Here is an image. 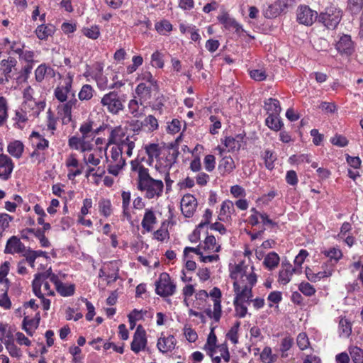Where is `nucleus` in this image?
I'll return each instance as SVG.
<instances>
[{
	"label": "nucleus",
	"mask_w": 363,
	"mask_h": 363,
	"mask_svg": "<svg viewBox=\"0 0 363 363\" xmlns=\"http://www.w3.org/2000/svg\"><path fill=\"white\" fill-rule=\"evenodd\" d=\"M45 77H55V71L45 64L40 65L35 71V80L38 82L43 81Z\"/></svg>",
	"instance_id": "nucleus-21"
},
{
	"label": "nucleus",
	"mask_w": 363,
	"mask_h": 363,
	"mask_svg": "<svg viewBox=\"0 0 363 363\" xmlns=\"http://www.w3.org/2000/svg\"><path fill=\"white\" fill-rule=\"evenodd\" d=\"M339 331L340 336L348 337L352 333L351 323L347 319L341 318L339 322Z\"/></svg>",
	"instance_id": "nucleus-45"
},
{
	"label": "nucleus",
	"mask_w": 363,
	"mask_h": 363,
	"mask_svg": "<svg viewBox=\"0 0 363 363\" xmlns=\"http://www.w3.org/2000/svg\"><path fill=\"white\" fill-rule=\"evenodd\" d=\"M262 158L264 161L265 167L269 170L273 169L274 167V162L277 159L273 152L271 150H266Z\"/></svg>",
	"instance_id": "nucleus-49"
},
{
	"label": "nucleus",
	"mask_w": 363,
	"mask_h": 363,
	"mask_svg": "<svg viewBox=\"0 0 363 363\" xmlns=\"http://www.w3.org/2000/svg\"><path fill=\"white\" fill-rule=\"evenodd\" d=\"M179 152L177 150H169L159 157L155 164V169L160 172H168L176 162Z\"/></svg>",
	"instance_id": "nucleus-7"
},
{
	"label": "nucleus",
	"mask_w": 363,
	"mask_h": 363,
	"mask_svg": "<svg viewBox=\"0 0 363 363\" xmlns=\"http://www.w3.org/2000/svg\"><path fill=\"white\" fill-rule=\"evenodd\" d=\"M279 260L278 254L271 252L266 255L263 264L269 270H272L278 266Z\"/></svg>",
	"instance_id": "nucleus-35"
},
{
	"label": "nucleus",
	"mask_w": 363,
	"mask_h": 363,
	"mask_svg": "<svg viewBox=\"0 0 363 363\" xmlns=\"http://www.w3.org/2000/svg\"><path fill=\"white\" fill-rule=\"evenodd\" d=\"M125 136L124 129L121 126H116L113 128L108 138V144L117 145Z\"/></svg>",
	"instance_id": "nucleus-27"
},
{
	"label": "nucleus",
	"mask_w": 363,
	"mask_h": 363,
	"mask_svg": "<svg viewBox=\"0 0 363 363\" xmlns=\"http://www.w3.org/2000/svg\"><path fill=\"white\" fill-rule=\"evenodd\" d=\"M197 207V200L191 194H185L181 201V211L186 218L193 216Z\"/></svg>",
	"instance_id": "nucleus-13"
},
{
	"label": "nucleus",
	"mask_w": 363,
	"mask_h": 363,
	"mask_svg": "<svg viewBox=\"0 0 363 363\" xmlns=\"http://www.w3.org/2000/svg\"><path fill=\"white\" fill-rule=\"evenodd\" d=\"M297 21L305 26H311L318 18V13L308 6H300L297 9Z\"/></svg>",
	"instance_id": "nucleus-9"
},
{
	"label": "nucleus",
	"mask_w": 363,
	"mask_h": 363,
	"mask_svg": "<svg viewBox=\"0 0 363 363\" xmlns=\"http://www.w3.org/2000/svg\"><path fill=\"white\" fill-rule=\"evenodd\" d=\"M125 101V97L124 94H121L116 91H111L103 96L101 99V104L108 113L113 115H118L124 109Z\"/></svg>",
	"instance_id": "nucleus-3"
},
{
	"label": "nucleus",
	"mask_w": 363,
	"mask_h": 363,
	"mask_svg": "<svg viewBox=\"0 0 363 363\" xmlns=\"http://www.w3.org/2000/svg\"><path fill=\"white\" fill-rule=\"evenodd\" d=\"M99 210L101 215L108 217L112 213V204L110 200L102 199L99 202Z\"/></svg>",
	"instance_id": "nucleus-44"
},
{
	"label": "nucleus",
	"mask_w": 363,
	"mask_h": 363,
	"mask_svg": "<svg viewBox=\"0 0 363 363\" xmlns=\"http://www.w3.org/2000/svg\"><path fill=\"white\" fill-rule=\"evenodd\" d=\"M264 108L268 116L279 115L281 111L279 101L273 98L264 101Z\"/></svg>",
	"instance_id": "nucleus-24"
},
{
	"label": "nucleus",
	"mask_w": 363,
	"mask_h": 363,
	"mask_svg": "<svg viewBox=\"0 0 363 363\" xmlns=\"http://www.w3.org/2000/svg\"><path fill=\"white\" fill-rule=\"evenodd\" d=\"M152 85H147L145 82L140 83L136 89L135 93L141 98H147L150 97L151 91H152Z\"/></svg>",
	"instance_id": "nucleus-46"
},
{
	"label": "nucleus",
	"mask_w": 363,
	"mask_h": 363,
	"mask_svg": "<svg viewBox=\"0 0 363 363\" xmlns=\"http://www.w3.org/2000/svg\"><path fill=\"white\" fill-rule=\"evenodd\" d=\"M26 250L24 244L21 242L20 239L16 236H12L6 242L4 252L7 254L23 253Z\"/></svg>",
	"instance_id": "nucleus-17"
},
{
	"label": "nucleus",
	"mask_w": 363,
	"mask_h": 363,
	"mask_svg": "<svg viewBox=\"0 0 363 363\" xmlns=\"http://www.w3.org/2000/svg\"><path fill=\"white\" fill-rule=\"evenodd\" d=\"M218 21L224 26L225 29L230 30L234 26H238L236 20L231 17L228 12L223 11L217 17Z\"/></svg>",
	"instance_id": "nucleus-31"
},
{
	"label": "nucleus",
	"mask_w": 363,
	"mask_h": 363,
	"mask_svg": "<svg viewBox=\"0 0 363 363\" xmlns=\"http://www.w3.org/2000/svg\"><path fill=\"white\" fill-rule=\"evenodd\" d=\"M129 314L131 315L130 318H133L136 321L143 320L145 317L152 318L153 316V313L147 311V310L139 311L138 309H134Z\"/></svg>",
	"instance_id": "nucleus-52"
},
{
	"label": "nucleus",
	"mask_w": 363,
	"mask_h": 363,
	"mask_svg": "<svg viewBox=\"0 0 363 363\" xmlns=\"http://www.w3.org/2000/svg\"><path fill=\"white\" fill-rule=\"evenodd\" d=\"M94 121L88 120L86 122L83 123L80 128L79 131L82 135V137L84 138H94L96 134L99 133V130L101 128L94 130L93 128Z\"/></svg>",
	"instance_id": "nucleus-22"
},
{
	"label": "nucleus",
	"mask_w": 363,
	"mask_h": 363,
	"mask_svg": "<svg viewBox=\"0 0 363 363\" xmlns=\"http://www.w3.org/2000/svg\"><path fill=\"white\" fill-rule=\"evenodd\" d=\"M322 252L334 263H337L342 257V252L338 247H331L328 250H325Z\"/></svg>",
	"instance_id": "nucleus-41"
},
{
	"label": "nucleus",
	"mask_w": 363,
	"mask_h": 363,
	"mask_svg": "<svg viewBox=\"0 0 363 363\" xmlns=\"http://www.w3.org/2000/svg\"><path fill=\"white\" fill-rule=\"evenodd\" d=\"M54 32V27L52 25L41 24L35 29V34L38 38L42 40H45L49 36H51Z\"/></svg>",
	"instance_id": "nucleus-29"
},
{
	"label": "nucleus",
	"mask_w": 363,
	"mask_h": 363,
	"mask_svg": "<svg viewBox=\"0 0 363 363\" xmlns=\"http://www.w3.org/2000/svg\"><path fill=\"white\" fill-rule=\"evenodd\" d=\"M14 169V163L12 159L7 155H0V179L8 181Z\"/></svg>",
	"instance_id": "nucleus-12"
},
{
	"label": "nucleus",
	"mask_w": 363,
	"mask_h": 363,
	"mask_svg": "<svg viewBox=\"0 0 363 363\" xmlns=\"http://www.w3.org/2000/svg\"><path fill=\"white\" fill-rule=\"evenodd\" d=\"M216 352L220 353L219 357L220 359L223 358L225 362H228L230 361V356L228 345L225 342L220 345H217Z\"/></svg>",
	"instance_id": "nucleus-58"
},
{
	"label": "nucleus",
	"mask_w": 363,
	"mask_h": 363,
	"mask_svg": "<svg viewBox=\"0 0 363 363\" xmlns=\"http://www.w3.org/2000/svg\"><path fill=\"white\" fill-rule=\"evenodd\" d=\"M17 65V60L13 57H9L7 59L2 60L1 65L2 67L3 73L8 81L11 77L12 69Z\"/></svg>",
	"instance_id": "nucleus-28"
},
{
	"label": "nucleus",
	"mask_w": 363,
	"mask_h": 363,
	"mask_svg": "<svg viewBox=\"0 0 363 363\" xmlns=\"http://www.w3.org/2000/svg\"><path fill=\"white\" fill-rule=\"evenodd\" d=\"M235 168L234 160L230 157H224L220 161L218 169L222 174H230Z\"/></svg>",
	"instance_id": "nucleus-32"
},
{
	"label": "nucleus",
	"mask_w": 363,
	"mask_h": 363,
	"mask_svg": "<svg viewBox=\"0 0 363 363\" xmlns=\"http://www.w3.org/2000/svg\"><path fill=\"white\" fill-rule=\"evenodd\" d=\"M295 271L296 269L289 262H282L281 269L279 273V282L283 285L288 284L291 281V276Z\"/></svg>",
	"instance_id": "nucleus-18"
},
{
	"label": "nucleus",
	"mask_w": 363,
	"mask_h": 363,
	"mask_svg": "<svg viewBox=\"0 0 363 363\" xmlns=\"http://www.w3.org/2000/svg\"><path fill=\"white\" fill-rule=\"evenodd\" d=\"M235 311L236 315L239 318H244L247 313V308L243 301L234 300Z\"/></svg>",
	"instance_id": "nucleus-62"
},
{
	"label": "nucleus",
	"mask_w": 363,
	"mask_h": 363,
	"mask_svg": "<svg viewBox=\"0 0 363 363\" xmlns=\"http://www.w3.org/2000/svg\"><path fill=\"white\" fill-rule=\"evenodd\" d=\"M157 218L152 209H146L144 217L141 222V225L147 232H151L153 230L154 225L157 223Z\"/></svg>",
	"instance_id": "nucleus-20"
},
{
	"label": "nucleus",
	"mask_w": 363,
	"mask_h": 363,
	"mask_svg": "<svg viewBox=\"0 0 363 363\" xmlns=\"http://www.w3.org/2000/svg\"><path fill=\"white\" fill-rule=\"evenodd\" d=\"M94 93V89L91 85L84 84L78 94V98L80 101H89L93 97Z\"/></svg>",
	"instance_id": "nucleus-42"
},
{
	"label": "nucleus",
	"mask_w": 363,
	"mask_h": 363,
	"mask_svg": "<svg viewBox=\"0 0 363 363\" xmlns=\"http://www.w3.org/2000/svg\"><path fill=\"white\" fill-rule=\"evenodd\" d=\"M136 137L135 135L132 136H125L120 143H118L116 146L120 147L122 151L125 147H126V155L128 157H130L133 154V150L135 147V143L136 141Z\"/></svg>",
	"instance_id": "nucleus-23"
},
{
	"label": "nucleus",
	"mask_w": 363,
	"mask_h": 363,
	"mask_svg": "<svg viewBox=\"0 0 363 363\" xmlns=\"http://www.w3.org/2000/svg\"><path fill=\"white\" fill-rule=\"evenodd\" d=\"M224 145L228 148L229 151H238L241 145L238 143V140L234 139V137H226L224 141Z\"/></svg>",
	"instance_id": "nucleus-63"
},
{
	"label": "nucleus",
	"mask_w": 363,
	"mask_h": 363,
	"mask_svg": "<svg viewBox=\"0 0 363 363\" xmlns=\"http://www.w3.org/2000/svg\"><path fill=\"white\" fill-rule=\"evenodd\" d=\"M214 328H211L207 340L203 347V350L211 358L213 363H220V357H214L216 353L217 337L214 333Z\"/></svg>",
	"instance_id": "nucleus-11"
},
{
	"label": "nucleus",
	"mask_w": 363,
	"mask_h": 363,
	"mask_svg": "<svg viewBox=\"0 0 363 363\" xmlns=\"http://www.w3.org/2000/svg\"><path fill=\"white\" fill-rule=\"evenodd\" d=\"M213 298V305L215 306V318H218L221 308V291L218 287H214L208 294V296Z\"/></svg>",
	"instance_id": "nucleus-30"
},
{
	"label": "nucleus",
	"mask_w": 363,
	"mask_h": 363,
	"mask_svg": "<svg viewBox=\"0 0 363 363\" xmlns=\"http://www.w3.org/2000/svg\"><path fill=\"white\" fill-rule=\"evenodd\" d=\"M350 354L354 363H363V350L354 346L350 349Z\"/></svg>",
	"instance_id": "nucleus-51"
},
{
	"label": "nucleus",
	"mask_w": 363,
	"mask_h": 363,
	"mask_svg": "<svg viewBox=\"0 0 363 363\" xmlns=\"http://www.w3.org/2000/svg\"><path fill=\"white\" fill-rule=\"evenodd\" d=\"M32 147L37 150H45L49 147V141L36 131H33L30 135Z\"/></svg>",
	"instance_id": "nucleus-19"
},
{
	"label": "nucleus",
	"mask_w": 363,
	"mask_h": 363,
	"mask_svg": "<svg viewBox=\"0 0 363 363\" xmlns=\"http://www.w3.org/2000/svg\"><path fill=\"white\" fill-rule=\"evenodd\" d=\"M39 318L37 321L33 319H28L25 317L23 320V329L26 332L28 335L32 336L34 330L38 328L39 323Z\"/></svg>",
	"instance_id": "nucleus-43"
},
{
	"label": "nucleus",
	"mask_w": 363,
	"mask_h": 363,
	"mask_svg": "<svg viewBox=\"0 0 363 363\" xmlns=\"http://www.w3.org/2000/svg\"><path fill=\"white\" fill-rule=\"evenodd\" d=\"M55 289L62 296L67 297L74 294L75 287L74 284L66 285L61 282Z\"/></svg>",
	"instance_id": "nucleus-47"
},
{
	"label": "nucleus",
	"mask_w": 363,
	"mask_h": 363,
	"mask_svg": "<svg viewBox=\"0 0 363 363\" xmlns=\"http://www.w3.org/2000/svg\"><path fill=\"white\" fill-rule=\"evenodd\" d=\"M32 287L33 291L37 297H43V294L47 296L55 295V291L50 289L48 281L45 279V275L41 273L35 274Z\"/></svg>",
	"instance_id": "nucleus-6"
},
{
	"label": "nucleus",
	"mask_w": 363,
	"mask_h": 363,
	"mask_svg": "<svg viewBox=\"0 0 363 363\" xmlns=\"http://www.w3.org/2000/svg\"><path fill=\"white\" fill-rule=\"evenodd\" d=\"M155 286L156 294L162 297L172 296L176 290V285L172 281L169 275L164 272L160 275Z\"/></svg>",
	"instance_id": "nucleus-5"
},
{
	"label": "nucleus",
	"mask_w": 363,
	"mask_h": 363,
	"mask_svg": "<svg viewBox=\"0 0 363 363\" xmlns=\"http://www.w3.org/2000/svg\"><path fill=\"white\" fill-rule=\"evenodd\" d=\"M240 322L237 321L229 330L226 336L233 343L237 344L238 342V329L240 327Z\"/></svg>",
	"instance_id": "nucleus-56"
},
{
	"label": "nucleus",
	"mask_w": 363,
	"mask_h": 363,
	"mask_svg": "<svg viewBox=\"0 0 363 363\" xmlns=\"http://www.w3.org/2000/svg\"><path fill=\"white\" fill-rule=\"evenodd\" d=\"M363 8V0H348V9L352 14H357Z\"/></svg>",
	"instance_id": "nucleus-57"
},
{
	"label": "nucleus",
	"mask_w": 363,
	"mask_h": 363,
	"mask_svg": "<svg viewBox=\"0 0 363 363\" xmlns=\"http://www.w3.org/2000/svg\"><path fill=\"white\" fill-rule=\"evenodd\" d=\"M155 29L160 34H164V31L169 32L172 30V25L167 20H162L155 23Z\"/></svg>",
	"instance_id": "nucleus-60"
},
{
	"label": "nucleus",
	"mask_w": 363,
	"mask_h": 363,
	"mask_svg": "<svg viewBox=\"0 0 363 363\" xmlns=\"http://www.w3.org/2000/svg\"><path fill=\"white\" fill-rule=\"evenodd\" d=\"M337 50L342 55H350L354 52V43L350 35H342L335 45Z\"/></svg>",
	"instance_id": "nucleus-15"
},
{
	"label": "nucleus",
	"mask_w": 363,
	"mask_h": 363,
	"mask_svg": "<svg viewBox=\"0 0 363 363\" xmlns=\"http://www.w3.org/2000/svg\"><path fill=\"white\" fill-rule=\"evenodd\" d=\"M140 105H142V102H139L135 99L130 100L128 103V111L135 118L141 117L143 115V108H140Z\"/></svg>",
	"instance_id": "nucleus-40"
},
{
	"label": "nucleus",
	"mask_w": 363,
	"mask_h": 363,
	"mask_svg": "<svg viewBox=\"0 0 363 363\" xmlns=\"http://www.w3.org/2000/svg\"><path fill=\"white\" fill-rule=\"evenodd\" d=\"M21 108L30 116L37 117L45 109V102L42 101H35V100L23 101L21 104Z\"/></svg>",
	"instance_id": "nucleus-14"
},
{
	"label": "nucleus",
	"mask_w": 363,
	"mask_h": 363,
	"mask_svg": "<svg viewBox=\"0 0 363 363\" xmlns=\"http://www.w3.org/2000/svg\"><path fill=\"white\" fill-rule=\"evenodd\" d=\"M202 247L208 252H218L220 250V245L216 244V240L213 235L206 236Z\"/></svg>",
	"instance_id": "nucleus-39"
},
{
	"label": "nucleus",
	"mask_w": 363,
	"mask_h": 363,
	"mask_svg": "<svg viewBox=\"0 0 363 363\" xmlns=\"http://www.w3.org/2000/svg\"><path fill=\"white\" fill-rule=\"evenodd\" d=\"M96 82L98 88L100 90H105L106 89H113L115 87H120L123 85V83L118 82L109 84L108 77L105 74L96 77Z\"/></svg>",
	"instance_id": "nucleus-33"
},
{
	"label": "nucleus",
	"mask_w": 363,
	"mask_h": 363,
	"mask_svg": "<svg viewBox=\"0 0 363 363\" xmlns=\"http://www.w3.org/2000/svg\"><path fill=\"white\" fill-rule=\"evenodd\" d=\"M4 344L11 357H20L21 356V350L14 344L13 340H6Z\"/></svg>",
	"instance_id": "nucleus-53"
},
{
	"label": "nucleus",
	"mask_w": 363,
	"mask_h": 363,
	"mask_svg": "<svg viewBox=\"0 0 363 363\" xmlns=\"http://www.w3.org/2000/svg\"><path fill=\"white\" fill-rule=\"evenodd\" d=\"M305 273L307 279L312 282H317L320 281L321 279L324 277H328L329 276L331 275L330 272H328L326 271L318 272L317 273H315L309 267L306 268Z\"/></svg>",
	"instance_id": "nucleus-38"
},
{
	"label": "nucleus",
	"mask_w": 363,
	"mask_h": 363,
	"mask_svg": "<svg viewBox=\"0 0 363 363\" xmlns=\"http://www.w3.org/2000/svg\"><path fill=\"white\" fill-rule=\"evenodd\" d=\"M235 211L234 204L231 201L226 200L222 203L219 219L220 220H225V218H228L230 214Z\"/></svg>",
	"instance_id": "nucleus-37"
},
{
	"label": "nucleus",
	"mask_w": 363,
	"mask_h": 363,
	"mask_svg": "<svg viewBox=\"0 0 363 363\" xmlns=\"http://www.w3.org/2000/svg\"><path fill=\"white\" fill-rule=\"evenodd\" d=\"M131 170L138 172L137 188L147 199H157L163 194L164 185L162 179L153 178L149 169L138 160L130 162Z\"/></svg>",
	"instance_id": "nucleus-1"
},
{
	"label": "nucleus",
	"mask_w": 363,
	"mask_h": 363,
	"mask_svg": "<svg viewBox=\"0 0 363 363\" xmlns=\"http://www.w3.org/2000/svg\"><path fill=\"white\" fill-rule=\"evenodd\" d=\"M107 170L109 174L118 176L120 171L123 168L125 164V161L122 162H108Z\"/></svg>",
	"instance_id": "nucleus-50"
},
{
	"label": "nucleus",
	"mask_w": 363,
	"mask_h": 363,
	"mask_svg": "<svg viewBox=\"0 0 363 363\" xmlns=\"http://www.w3.org/2000/svg\"><path fill=\"white\" fill-rule=\"evenodd\" d=\"M265 123L269 128L274 131L280 130L284 125L279 115L268 116L265 120Z\"/></svg>",
	"instance_id": "nucleus-36"
},
{
	"label": "nucleus",
	"mask_w": 363,
	"mask_h": 363,
	"mask_svg": "<svg viewBox=\"0 0 363 363\" xmlns=\"http://www.w3.org/2000/svg\"><path fill=\"white\" fill-rule=\"evenodd\" d=\"M245 279L243 277H241L240 281H235L233 283L234 291L235 293V298L234 300H238L243 302L251 301L252 296V289L250 286L244 285Z\"/></svg>",
	"instance_id": "nucleus-10"
},
{
	"label": "nucleus",
	"mask_w": 363,
	"mask_h": 363,
	"mask_svg": "<svg viewBox=\"0 0 363 363\" xmlns=\"http://www.w3.org/2000/svg\"><path fill=\"white\" fill-rule=\"evenodd\" d=\"M294 345V340L292 337L289 336H286L282 339L281 342L280 351L281 352V357H285L287 355L285 354L288 350L291 349V347Z\"/></svg>",
	"instance_id": "nucleus-59"
},
{
	"label": "nucleus",
	"mask_w": 363,
	"mask_h": 363,
	"mask_svg": "<svg viewBox=\"0 0 363 363\" xmlns=\"http://www.w3.org/2000/svg\"><path fill=\"white\" fill-rule=\"evenodd\" d=\"M145 150L148 156L150 162H152L154 158L158 159L161 154V147L159 144L150 143L145 146Z\"/></svg>",
	"instance_id": "nucleus-34"
},
{
	"label": "nucleus",
	"mask_w": 363,
	"mask_h": 363,
	"mask_svg": "<svg viewBox=\"0 0 363 363\" xmlns=\"http://www.w3.org/2000/svg\"><path fill=\"white\" fill-rule=\"evenodd\" d=\"M342 18V11L336 8H329L318 16L319 22L322 23L328 29H334L339 24Z\"/></svg>",
	"instance_id": "nucleus-4"
},
{
	"label": "nucleus",
	"mask_w": 363,
	"mask_h": 363,
	"mask_svg": "<svg viewBox=\"0 0 363 363\" xmlns=\"http://www.w3.org/2000/svg\"><path fill=\"white\" fill-rule=\"evenodd\" d=\"M176 344L177 340L174 335H169L165 337L162 333L161 337L157 340V347L160 352L165 354L174 350Z\"/></svg>",
	"instance_id": "nucleus-16"
},
{
	"label": "nucleus",
	"mask_w": 363,
	"mask_h": 363,
	"mask_svg": "<svg viewBox=\"0 0 363 363\" xmlns=\"http://www.w3.org/2000/svg\"><path fill=\"white\" fill-rule=\"evenodd\" d=\"M73 77L68 74L64 80V84L58 85L54 90L55 99L62 103L57 107L59 113L62 116L63 123L67 124L72 120V111L79 104L75 94H72V98L68 100V94L72 91Z\"/></svg>",
	"instance_id": "nucleus-2"
},
{
	"label": "nucleus",
	"mask_w": 363,
	"mask_h": 363,
	"mask_svg": "<svg viewBox=\"0 0 363 363\" xmlns=\"http://www.w3.org/2000/svg\"><path fill=\"white\" fill-rule=\"evenodd\" d=\"M24 150V145L20 140L11 142L7 147L8 152L13 157L19 159L22 157Z\"/></svg>",
	"instance_id": "nucleus-25"
},
{
	"label": "nucleus",
	"mask_w": 363,
	"mask_h": 363,
	"mask_svg": "<svg viewBox=\"0 0 363 363\" xmlns=\"http://www.w3.org/2000/svg\"><path fill=\"white\" fill-rule=\"evenodd\" d=\"M296 343L301 350L307 349L310 345V342L306 333H299L296 337Z\"/></svg>",
	"instance_id": "nucleus-61"
},
{
	"label": "nucleus",
	"mask_w": 363,
	"mask_h": 363,
	"mask_svg": "<svg viewBox=\"0 0 363 363\" xmlns=\"http://www.w3.org/2000/svg\"><path fill=\"white\" fill-rule=\"evenodd\" d=\"M146 332L141 325H139L134 333L130 345L131 350L136 354L146 349L147 345Z\"/></svg>",
	"instance_id": "nucleus-8"
},
{
	"label": "nucleus",
	"mask_w": 363,
	"mask_h": 363,
	"mask_svg": "<svg viewBox=\"0 0 363 363\" xmlns=\"http://www.w3.org/2000/svg\"><path fill=\"white\" fill-rule=\"evenodd\" d=\"M13 219V218L7 213H0V235L9 227V223Z\"/></svg>",
	"instance_id": "nucleus-55"
},
{
	"label": "nucleus",
	"mask_w": 363,
	"mask_h": 363,
	"mask_svg": "<svg viewBox=\"0 0 363 363\" xmlns=\"http://www.w3.org/2000/svg\"><path fill=\"white\" fill-rule=\"evenodd\" d=\"M134 26H140V31L143 33H147V31L150 29L152 23L146 16H143L140 18L135 20L134 22Z\"/></svg>",
	"instance_id": "nucleus-48"
},
{
	"label": "nucleus",
	"mask_w": 363,
	"mask_h": 363,
	"mask_svg": "<svg viewBox=\"0 0 363 363\" xmlns=\"http://www.w3.org/2000/svg\"><path fill=\"white\" fill-rule=\"evenodd\" d=\"M282 11L283 9L281 1L278 0L274 3L269 4L268 7L264 10V16L267 18H273L278 16Z\"/></svg>",
	"instance_id": "nucleus-26"
},
{
	"label": "nucleus",
	"mask_w": 363,
	"mask_h": 363,
	"mask_svg": "<svg viewBox=\"0 0 363 363\" xmlns=\"http://www.w3.org/2000/svg\"><path fill=\"white\" fill-rule=\"evenodd\" d=\"M298 289L307 296H311L315 293V288L308 282L301 283L298 286Z\"/></svg>",
	"instance_id": "nucleus-64"
},
{
	"label": "nucleus",
	"mask_w": 363,
	"mask_h": 363,
	"mask_svg": "<svg viewBox=\"0 0 363 363\" xmlns=\"http://www.w3.org/2000/svg\"><path fill=\"white\" fill-rule=\"evenodd\" d=\"M82 32L86 37L92 40L97 39L100 35L99 28L97 26H92L90 28H84Z\"/></svg>",
	"instance_id": "nucleus-54"
}]
</instances>
